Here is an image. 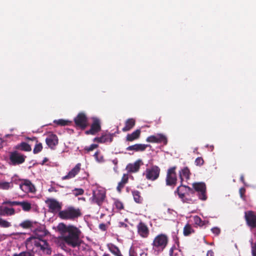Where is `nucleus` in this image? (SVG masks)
<instances>
[{
  "mask_svg": "<svg viewBox=\"0 0 256 256\" xmlns=\"http://www.w3.org/2000/svg\"><path fill=\"white\" fill-rule=\"evenodd\" d=\"M20 226L24 228H30L35 234L26 240V245L27 248L40 254H51L52 250L50 246L46 240L42 239L46 234L42 226L36 222L27 220L20 223Z\"/></svg>",
  "mask_w": 256,
  "mask_h": 256,
  "instance_id": "f257e3e1",
  "label": "nucleus"
},
{
  "mask_svg": "<svg viewBox=\"0 0 256 256\" xmlns=\"http://www.w3.org/2000/svg\"><path fill=\"white\" fill-rule=\"evenodd\" d=\"M58 230L60 234V238L68 245L73 248L80 245V230L72 225H66L60 223L57 226Z\"/></svg>",
  "mask_w": 256,
  "mask_h": 256,
  "instance_id": "f03ea898",
  "label": "nucleus"
},
{
  "mask_svg": "<svg viewBox=\"0 0 256 256\" xmlns=\"http://www.w3.org/2000/svg\"><path fill=\"white\" fill-rule=\"evenodd\" d=\"M168 241L166 235L160 234L156 236L152 242L153 250L158 254L164 250L166 246Z\"/></svg>",
  "mask_w": 256,
  "mask_h": 256,
  "instance_id": "7ed1b4c3",
  "label": "nucleus"
},
{
  "mask_svg": "<svg viewBox=\"0 0 256 256\" xmlns=\"http://www.w3.org/2000/svg\"><path fill=\"white\" fill-rule=\"evenodd\" d=\"M106 198V190L100 187H97L92 190V196L90 198L92 203L100 206Z\"/></svg>",
  "mask_w": 256,
  "mask_h": 256,
  "instance_id": "20e7f679",
  "label": "nucleus"
},
{
  "mask_svg": "<svg viewBox=\"0 0 256 256\" xmlns=\"http://www.w3.org/2000/svg\"><path fill=\"white\" fill-rule=\"evenodd\" d=\"M12 181L19 186L20 188L25 193H34L36 188L34 184L28 180H16L12 178Z\"/></svg>",
  "mask_w": 256,
  "mask_h": 256,
  "instance_id": "39448f33",
  "label": "nucleus"
},
{
  "mask_svg": "<svg viewBox=\"0 0 256 256\" xmlns=\"http://www.w3.org/2000/svg\"><path fill=\"white\" fill-rule=\"evenodd\" d=\"M81 214L79 209L70 207L66 210L60 212L59 216L64 220H74L80 216Z\"/></svg>",
  "mask_w": 256,
  "mask_h": 256,
  "instance_id": "423d86ee",
  "label": "nucleus"
},
{
  "mask_svg": "<svg viewBox=\"0 0 256 256\" xmlns=\"http://www.w3.org/2000/svg\"><path fill=\"white\" fill-rule=\"evenodd\" d=\"M26 156L18 151H14L9 153L8 162L10 165L16 166L22 164Z\"/></svg>",
  "mask_w": 256,
  "mask_h": 256,
  "instance_id": "0eeeda50",
  "label": "nucleus"
},
{
  "mask_svg": "<svg viewBox=\"0 0 256 256\" xmlns=\"http://www.w3.org/2000/svg\"><path fill=\"white\" fill-rule=\"evenodd\" d=\"M160 172V168L156 166H154L150 168H146L144 173V175L146 176L147 179L154 180L158 178Z\"/></svg>",
  "mask_w": 256,
  "mask_h": 256,
  "instance_id": "6e6552de",
  "label": "nucleus"
},
{
  "mask_svg": "<svg viewBox=\"0 0 256 256\" xmlns=\"http://www.w3.org/2000/svg\"><path fill=\"white\" fill-rule=\"evenodd\" d=\"M176 169V167L174 166L168 170L166 178V185L174 186L176 184L177 178Z\"/></svg>",
  "mask_w": 256,
  "mask_h": 256,
  "instance_id": "1a4fd4ad",
  "label": "nucleus"
},
{
  "mask_svg": "<svg viewBox=\"0 0 256 256\" xmlns=\"http://www.w3.org/2000/svg\"><path fill=\"white\" fill-rule=\"evenodd\" d=\"M146 141L152 143H163L164 145H166L168 143L166 136L162 134H156L148 136Z\"/></svg>",
  "mask_w": 256,
  "mask_h": 256,
  "instance_id": "9d476101",
  "label": "nucleus"
},
{
  "mask_svg": "<svg viewBox=\"0 0 256 256\" xmlns=\"http://www.w3.org/2000/svg\"><path fill=\"white\" fill-rule=\"evenodd\" d=\"M193 187L198 192L200 199L204 200L206 199V184L204 182H198L193 184Z\"/></svg>",
  "mask_w": 256,
  "mask_h": 256,
  "instance_id": "9b49d317",
  "label": "nucleus"
},
{
  "mask_svg": "<svg viewBox=\"0 0 256 256\" xmlns=\"http://www.w3.org/2000/svg\"><path fill=\"white\" fill-rule=\"evenodd\" d=\"M74 122L77 126L82 129L85 128L88 124V118L84 113H80L74 118Z\"/></svg>",
  "mask_w": 256,
  "mask_h": 256,
  "instance_id": "f8f14e48",
  "label": "nucleus"
},
{
  "mask_svg": "<svg viewBox=\"0 0 256 256\" xmlns=\"http://www.w3.org/2000/svg\"><path fill=\"white\" fill-rule=\"evenodd\" d=\"M93 122L92 124L90 129L86 130V134L94 135L100 130V120L96 118H92Z\"/></svg>",
  "mask_w": 256,
  "mask_h": 256,
  "instance_id": "ddd939ff",
  "label": "nucleus"
},
{
  "mask_svg": "<svg viewBox=\"0 0 256 256\" xmlns=\"http://www.w3.org/2000/svg\"><path fill=\"white\" fill-rule=\"evenodd\" d=\"M245 218L248 226L251 228L256 227V214L253 212H245Z\"/></svg>",
  "mask_w": 256,
  "mask_h": 256,
  "instance_id": "4468645a",
  "label": "nucleus"
},
{
  "mask_svg": "<svg viewBox=\"0 0 256 256\" xmlns=\"http://www.w3.org/2000/svg\"><path fill=\"white\" fill-rule=\"evenodd\" d=\"M81 168V164H77L75 166L72 168L66 175L62 177V180H69L75 177L80 172Z\"/></svg>",
  "mask_w": 256,
  "mask_h": 256,
  "instance_id": "2eb2a0df",
  "label": "nucleus"
},
{
  "mask_svg": "<svg viewBox=\"0 0 256 256\" xmlns=\"http://www.w3.org/2000/svg\"><path fill=\"white\" fill-rule=\"evenodd\" d=\"M58 136L54 134H49L46 140L47 145L52 149H54L58 144Z\"/></svg>",
  "mask_w": 256,
  "mask_h": 256,
  "instance_id": "dca6fc26",
  "label": "nucleus"
},
{
  "mask_svg": "<svg viewBox=\"0 0 256 256\" xmlns=\"http://www.w3.org/2000/svg\"><path fill=\"white\" fill-rule=\"evenodd\" d=\"M192 191V190L190 188L184 185H180L176 190V192H178L180 198L183 201H184V198L185 196Z\"/></svg>",
  "mask_w": 256,
  "mask_h": 256,
  "instance_id": "f3484780",
  "label": "nucleus"
},
{
  "mask_svg": "<svg viewBox=\"0 0 256 256\" xmlns=\"http://www.w3.org/2000/svg\"><path fill=\"white\" fill-rule=\"evenodd\" d=\"M142 164V160H138L133 164H128L126 169L130 172H136L138 170L140 166Z\"/></svg>",
  "mask_w": 256,
  "mask_h": 256,
  "instance_id": "a211bd4d",
  "label": "nucleus"
},
{
  "mask_svg": "<svg viewBox=\"0 0 256 256\" xmlns=\"http://www.w3.org/2000/svg\"><path fill=\"white\" fill-rule=\"evenodd\" d=\"M16 214L15 210L12 208L1 206H0V216H10Z\"/></svg>",
  "mask_w": 256,
  "mask_h": 256,
  "instance_id": "6ab92c4d",
  "label": "nucleus"
},
{
  "mask_svg": "<svg viewBox=\"0 0 256 256\" xmlns=\"http://www.w3.org/2000/svg\"><path fill=\"white\" fill-rule=\"evenodd\" d=\"M46 203L52 212L58 211L61 208L60 204L54 200H48L46 201Z\"/></svg>",
  "mask_w": 256,
  "mask_h": 256,
  "instance_id": "aec40b11",
  "label": "nucleus"
},
{
  "mask_svg": "<svg viewBox=\"0 0 256 256\" xmlns=\"http://www.w3.org/2000/svg\"><path fill=\"white\" fill-rule=\"evenodd\" d=\"M138 232L143 238H146L148 234V227L144 223L140 222L138 226Z\"/></svg>",
  "mask_w": 256,
  "mask_h": 256,
  "instance_id": "412c9836",
  "label": "nucleus"
},
{
  "mask_svg": "<svg viewBox=\"0 0 256 256\" xmlns=\"http://www.w3.org/2000/svg\"><path fill=\"white\" fill-rule=\"evenodd\" d=\"M148 145L144 144H135L132 146H128L126 148L127 150H134L135 152H142L144 151Z\"/></svg>",
  "mask_w": 256,
  "mask_h": 256,
  "instance_id": "4be33fe9",
  "label": "nucleus"
},
{
  "mask_svg": "<svg viewBox=\"0 0 256 256\" xmlns=\"http://www.w3.org/2000/svg\"><path fill=\"white\" fill-rule=\"evenodd\" d=\"M140 130H136L132 134H127L126 136V141L132 142L139 138L140 134Z\"/></svg>",
  "mask_w": 256,
  "mask_h": 256,
  "instance_id": "5701e85b",
  "label": "nucleus"
},
{
  "mask_svg": "<svg viewBox=\"0 0 256 256\" xmlns=\"http://www.w3.org/2000/svg\"><path fill=\"white\" fill-rule=\"evenodd\" d=\"M112 138V135L110 134H105L102 135V136L100 138H94V140L99 142L104 143L106 142H111Z\"/></svg>",
  "mask_w": 256,
  "mask_h": 256,
  "instance_id": "b1692460",
  "label": "nucleus"
},
{
  "mask_svg": "<svg viewBox=\"0 0 256 256\" xmlns=\"http://www.w3.org/2000/svg\"><path fill=\"white\" fill-rule=\"evenodd\" d=\"M179 176L182 182L188 180L190 177V170L188 168H184L182 169L179 172Z\"/></svg>",
  "mask_w": 256,
  "mask_h": 256,
  "instance_id": "393cba45",
  "label": "nucleus"
},
{
  "mask_svg": "<svg viewBox=\"0 0 256 256\" xmlns=\"http://www.w3.org/2000/svg\"><path fill=\"white\" fill-rule=\"evenodd\" d=\"M135 120L134 118H129L125 122V126L123 128V132H127L130 130L135 125Z\"/></svg>",
  "mask_w": 256,
  "mask_h": 256,
  "instance_id": "a878e982",
  "label": "nucleus"
},
{
  "mask_svg": "<svg viewBox=\"0 0 256 256\" xmlns=\"http://www.w3.org/2000/svg\"><path fill=\"white\" fill-rule=\"evenodd\" d=\"M108 247L110 251L116 256H123L118 247L113 244H109Z\"/></svg>",
  "mask_w": 256,
  "mask_h": 256,
  "instance_id": "bb28decb",
  "label": "nucleus"
},
{
  "mask_svg": "<svg viewBox=\"0 0 256 256\" xmlns=\"http://www.w3.org/2000/svg\"><path fill=\"white\" fill-rule=\"evenodd\" d=\"M18 206H21L25 212H29L32 208L31 204L26 201L19 202Z\"/></svg>",
  "mask_w": 256,
  "mask_h": 256,
  "instance_id": "cd10ccee",
  "label": "nucleus"
},
{
  "mask_svg": "<svg viewBox=\"0 0 256 256\" xmlns=\"http://www.w3.org/2000/svg\"><path fill=\"white\" fill-rule=\"evenodd\" d=\"M13 187V184L12 182L0 181V189L4 190H8Z\"/></svg>",
  "mask_w": 256,
  "mask_h": 256,
  "instance_id": "c85d7f7f",
  "label": "nucleus"
},
{
  "mask_svg": "<svg viewBox=\"0 0 256 256\" xmlns=\"http://www.w3.org/2000/svg\"><path fill=\"white\" fill-rule=\"evenodd\" d=\"M191 218L192 219L194 222L196 226H202L205 224V222L202 221L201 218L197 216H192Z\"/></svg>",
  "mask_w": 256,
  "mask_h": 256,
  "instance_id": "c756f323",
  "label": "nucleus"
},
{
  "mask_svg": "<svg viewBox=\"0 0 256 256\" xmlns=\"http://www.w3.org/2000/svg\"><path fill=\"white\" fill-rule=\"evenodd\" d=\"M194 230L190 224H186L184 228V234L188 236L193 233Z\"/></svg>",
  "mask_w": 256,
  "mask_h": 256,
  "instance_id": "7c9ffc66",
  "label": "nucleus"
},
{
  "mask_svg": "<svg viewBox=\"0 0 256 256\" xmlns=\"http://www.w3.org/2000/svg\"><path fill=\"white\" fill-rule=\"evenodd\" d=\"M132 195L134 201L137 203H140L142 200V198L140 196V193L138 191H134Z\"/></svg>",
  "mask_w": 256,
  "mask_h": 256,
  "instance_id": "2f4dec72",
  "label": "nucleus"
},
{
  "mask_svg": "<svg viewBox=\"0 0 256 256\" xmlns=\"http://www.w3.org/2000/svg\"><path fill=\"white\" fill-rule=\"evenodd\" d=\"M12 226L10 222H8L6 220L0 218V227L4 228H8Z\"/></svg>",
  "mask_w": 256,
  "mask_h": 256,
  "instance_id": "473e14b6",
  "label": "nucleus"
},
{
  "mask_svg": "<svg viewBox=\"0 0 256 256\" xmlns=\"http://www.w3.org/2000/svg\"><path fill=\"white\" fill-rule=\"evenodd\" d=\"M54 123L60 126H66L70 124L71 123L70 121L63 119L54 120Z\"/></svg>",
  "mask_w": 256,
  "mask_h": 256,
  "instance_id": "72a5a7b5",
  "label": "nucleus"
},
{
  "mask_svg": "<svg viewBox=\"0 0 256 256\" xmlns=\"http://www.w3.org/2000/svg\"><path fill=\"white\" fill-rule=\"evenodd\" d=\"M94 156L96 162L99 163L104 162V156L98 152H96L94 154Z\"/></svg>",
  "mask_w": 256,
  "mask_h": 256,
  "instance_id": "f704fd0d",
  "label": "nucleus"
},
{
  "mask_svg": "<svg viewBox=\"0 0 256 256\" xmlns=\"http://www.w3.org/2000/svg\"><path fill=\"white\" fill-rule=\"evenodd\" d=\"M20 148L22 150L24 151L28 152L31 150L30 146L26 142L22 143L20 146Z\"/></svg>",
  "mask_w": 256,
  "mask_h": 256,
  "instance_id": "c9c22d12",
  "label": "nucleus"
},
{
  "mask_svg": "<svg viewBox=\"0 0 256 256\" xmlns=\"http://www.w3.org/2000/svg\"><path fill=\"white\" fill-rule=\"evenodd\" d=\"M42 148V146L41 143H38L36 144L33 152L34 154H37L40 152Z\"/></svg>",
  "mask_w": 256,
  "mask_h": 256,
  "instance_id": "e433bc0d",
  "label": "nucleus"
},
{
  "mask_svg": "<svg viewBox=\"0 0 256 256\" xmlns=\"http://www.w3.org/2000/svg\"><path fill=\"white\" fill-rule=\"evenodd\" d=\"M18 204H19V202H17V201H10V200H6V201H4L3 202H2V204H9L11 206H18Z\"/></svg>",
  "mask_w": 256,
  "mask_h": 256,
  "instance_id": "4c0bfd02",
  "label": "nucleus"
},
{
  "mask_svg": "<svg viewBox=\"0 0 256 256\" xmlns=\"http://www.w3.org/2000/svg\"><path fill=\"white\" fill-rule=\"evenodd\" d=\"M204 160L201 157H198L195 160V164L198 166H201L204 164Z\"/></svg>",
  "mask_w": 256,
  "mask_h": 256,
  "instance_id": "58836bf2",
  "label": "nucleus"
},
{
  "mask_svg": "<svg viewBox=\"0 0 256 256\" xmlns=\"http://www.w3.org/2000/svg\"><path fill=\"white\" fill-rule=\"evenodd\" d=\"M84 192V190L82 188H76L73 190V193L75 196H78L82 194Z\"/></svg>",
  "mask_w": 256,
  "mask_h": 256,
  "instance_id": "ea45409f",
  "label": "nucleus"
},
{
  "mask_svg": "<svg viewBox=\"0 0 256 256\" xmlns=\"http://www.w3.org/2000/svg\"><path fill=\"white\" fill-rule=\"evenodd\" d=\"M98 146L96 144H92L90 146H88L85 148V150L88 152L92 151L94 149L96 148Z\"/></svg>",
  "mask_w": 256,
  "mask_h": 256,
  "instance_id": "a19ab883",
  "label": "nucleus"
},
{
  "mask_svg": "<svg viewBox=\"0 0 256 256\" xmlns=\"http://www.w3.org/2000/svg\"><path fill=\"white\" fill-rule=\"evenodd\" d=\"M114 205H115L116 208L118 210H122L123 208L122 204L118 200L115 201Z\"/></svg>",
  "mask_w": 256,
  "mask_h": 256,
  "instance_id": "79ce46f5",
  "label": "nucleus"
},
{
  "mask_svg": "<svg viewBox=\"0 0 256 256\" xmlns=\"http://www.w3.org/2000/svg\"><path fill=\"white\" fill-rule=\"evenodd\" d=\"M14 256H30V254L28 252H23L20 254H14Z\"/></svg>",
  "mask_w": 256,
  "mask_h": 256,
  "instance_id": "37998d69",
  "label": "nucleus"
},
{
  "mask_svg": "<svg viewBox=\"0 0 256 256\" xmlns=\"http://www.w3.org/2000/svg\"><path fill=\"white\" fill-rule=\"evenodd\" d=\"M128 174H124L122 176L121 182H123V183L126 184L128 182Z\"/></svg>",
  "mask_w": 256,
  "mask_h": 256,
  "instance_id": "c03bdc74",
  "label": "nucleus"
},
{
  "mask_svg": "<svg viewBox=\"0 0 256 256\" xmlns=\"http://www.w3.org/2000/svg\"><path fill=\"white\" fill-rule=\"evenodd\" d=\"M124 184H125L123 183V182H122L121 181L119 182L118 184V186H117V190L120 192L121 190L124 188Z\"/></svg>",
  "mask_w": 256,
  "mask_h": 256,
  "instance_id": "a18cd8bd",
  "label": "nucleus"
},
{
  "mask_svg": "<svg viewBox=\"0 0 256 256\" xmlns=\"http://www.w3.org/2000/svg\"><path fill=\"white\" fill-rule=\"evenodd\" d=\"M211 230L212 232L216 235H218L220 233V229L217 227L214 228H212Z\"/></svg>",
  "mask_w": 256,
  "mask_h": 256,
  "instance_id": "49530a36",
  "label": "nucleus"
},
{
  "mask_svg": "<svg viewBox=\"0 0 256 256\" xmlns=\"http://www.w3.org/2000/svg\"><path fill=\"white\" fill-rule=\"evenodd\" d=\"M177 252L178 250L176 248H174V250L172 248H171L170 251V256H174L173 254L174 253V256L177 254Z\"/></svg>",
  "mask_w": 256,
  "mask_h": 256,
  "instance_id": "de8ad7c7",
  "label": "nucleus"
},
{
  "mask_svg": "<svg viewBox=\"0 0 256 256\" xmlns=\"http://www.w3.org/2000/svg\"><path fill=\"white\" fill-rule=\"evenodd\" d=\"M206 256H214V252L211 250H208L207 252Z\"/></svg>",
  "mask_w": 256,
  "mask_h": 256,
  "instance_id": "09e8293b",
  "label": "nucleus"
},
{
  "mask_svg": "<svg viewBox=\"0 0 256 256\" xmlns=\"http://www.w3.org/2000/svg\"><path fill=\"white\" fill-rule=\"evenodd\" d=\"M252 256H256V248L252 247Z\"/></svg>",
  "mask_w": 256,
  "mask_h": 256,
  "instance_id": "8fccbe9b",
  "label": "nucleus"
},
{
  "mask_svg": "<svg viewBox=\"0 0 256 256\" xmlns=\"http://www.w3.org/2000/svg\"><path fill=\"white\" fill-rule=\"evenodd\" d=\"M244 189L242 188L240 190V195H241V196L242 197V194L244 192Z\"/></svg>",
  "mask_w": 256,
  "mask_h": 256,
  "instance_id": "3c124183",
  "label": "nucleus"
},
{
  "mask_svg": "<svg viewBox=\"0 0 256 256\" xmlns=\"http://www.w3.org/2000/svg\"><path fill=\"white\" fill-rule=\"evenodd\" d=\"M112 162L114 165H116L118 164V160L116 159L114 160H112Z\"/></svg>",
  "mask_w": 256,
  "mask_h": 256,
  "instance_id": "603ef678",
  "label": "nucleus"
},
{
  "mask_svg": "<svg viewBox=\"0 0 256 256\" xmlns=\"http://www.w3.org/2000/svg\"><path fill=\"white\" fill-rule=\"evenodd\" d=\"M114 170L116 172H117V166H115V167L114 168Z\"/></svg>",
  "mask_w": 256,
  "mask_h": 256,
  "instance_id": "864d4df0",
  "label": "nucleus"
},
{
  "mask_svg": "<svg viewBox=\"0 0 256 256\" xmlns=\"http://www.w3.org/2000/svg\"><path fill=\"white\" fill-rule=\"evenodd\" d=\"M240 180H242V182H243V181H244V176H240Z\"/></svg>",
  "mask_w": 256,
  "mask_h": 256,
  "instance_id": "5fc2aeb1",
  "label": "nucleus"
},
{
  "mask_svg": "<svg viewBox=\"0 0 256 256\" xmlns=\"http://www.w3.org/2000/svg\"><path fill=\"white\" fill-rule=\"evenodd\" d=\"M2 139L0 138V144H2Z\"/></svg>",
  "mask_w": 256,
  "mask_h": 256,
  "instance_id": "6e6d98bb",
  "label": "nucleus"
},
{
  "mask_svg": "<svg viewBox=\"0 0 256 256\" xmlns=\"http://www.w3.org/2000/svg\"><path fill=\"white\" fill-rule=\"evenodd\" d=\"M46 160H47V159H46V158H45V159L44 160V162H43V163H44V162H46Z\"/></svg>",
  "mask_w": 256,
  "mask_h": 256,
  "instance_id": "4d7b16f0",
  "label": "nucleus"
},
{
  "mask_svg": "<svg viewBox=\"0 0 256 256\" xmlns=\"http://www.w3.org/2000/svg\"><path fill=\"white\" fill-rule=\"evenodd\" d=\"M103 256H109L108 254H104Z\"/></svg>",
  "mask_w": 256,
  "mask_h": 256,
  "instance_id": "13d9d810",
  "label": "nucleus"
}]
</instances>
